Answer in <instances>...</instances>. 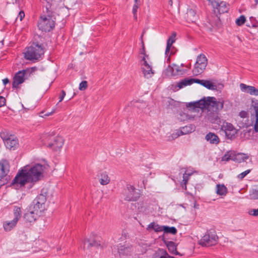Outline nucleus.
<instances>
[{
    "label": "nucleus",
    "instance_id": "1",
    "mask_svg": "<svg viewBox=\"0 0 258 258\" xmlns=\"http://www.w3.org/2000/svg\"><path fill=\"white\" fill-rule=\"evenodd\" d=\"M44 168L43 165L39 163L32 166L27 165L19 171L14 178L12 184L22 187L29 183L27 188H30L43 176Z\"/></svg>",
    "mask_w": 258,
    "mask_h": 258
},
{
    "label": "nucleus",
    "instance_id": "2",
    "mask_svg": "<svg viewBox=\"0 0 258 258\" xmlns=\"http://www.w3.org/2000/svg\"><path fill=\"white\" fill-rule=\"evenodd\" d=\"M55 18L52 14L47 13L40 17L38 22V27L43 32H48L52 31L55 25Z\"/></svg>",
    "mask_w": 258,
    "mask_h": 258
},
{
    "label": "nucleus",
    "instance_id": "3",
    "mask_svg": "<svg viewBox=\"0 0 258 258\" xmlns=\"http://www.w3.org/2000/svg\"><path fill=\"white\" fill-rule=\"evenodd\" d=\"M214 12V16L212 19H209L210 24L213 26L216 25L217 23L219 21L220 18L219 15L222 13H227L228 11V6L225 2H219L216 0L212 5Z\"/></svg>",
    "mask_w": 258,
    "mask_h": 258
},
{
    "label": "nucleus",
    "instance_id": "4",
    "mask_svg": "<svg viewBox=\"0 0 258 258\" xmlns=\"http://www.w3.org/2000/svg\"><path fill=\"white\" fill-rule=\"evenodd\" d=\"M218 240V237L214 230H208L199 241V244L203 246H210L215 245Z\"/></svg>",
    "mask_w": 258,
    "mask_h": 258
},
{
    "label": "nucleus",
    "instance_id": "5",
    "mask_svg": "<svg viewBox=\"0 0 258 258\" xmlns=\"http://www.w3.org/2000/svg\"><path fill=\"white\" fill-rule=\"evenodd\" d=\"M10 171V164L8 160L2 159L0 161V180L3 184H6L10 179L8 173Z\"/></svg>",
    "mask_w": 258,
    "mask_h": 258
},
{
    "label": "nucleus",
    "instance_id": "6",
    "mask_svg": "<svg viewBox=\"0 0 258 258\" xmlns=\"http://www.w3.org/2000/svg\"><path fill=\"white\" fill-rule=\"evenodd\" d=\"M207 59L205 55H199L197 59L195 67L192 70V73L195 76H198L202 74L207 65Z\"/></svg>",
    "mask_w": 258,
    "mask_h": 258
},
{
    "label": "nucleus",
    "instance_id": "7",
    "mask_svg": "<svg viewBox=\"0 0 258 258\" xmlns=\"http://www.w3.org/2000/svg\"><path fill=\"white\" fill-rule=\"evenodd\" d=\"M46 201V195L40 194L33 200L30 207L41 213L45 209L44 205Z\"/></svg>",
    "mask_w": 258,
    "mask_h": 258
},
{
    "label": "nucleus",
    "instance_id": "8",
    "mask_svg": "<svg viewBox=\"0 0 258 258\" xmlns=\"http://www.w3.org/2000/svg\"><path fill=\"white\" fill-rule=\"evenodd\" d=\"M44 53V49H27L26 52H23L26 59L33 61L39 60Z\"/></svg>",
    "mask_w": 258,
    "mask_h": 258
},
{
    "label": "nucleus",
    "instance_id": "9",
    "mask_svg": "<svg viewBox=\"0 0 258 258\" xmlns=\"http://www.w3.org/2000/svg\"><path fill=\"white\" fill-rule=\"evenodd\" d=\"M46 140L49 141L52 140V137L44 136ZM53 142L43 143L47 147L52 148L54 150L57 151L60 149L63 145V140L60 136L53 137Z\"/></svg>",
    "mask_w": 258,
    "mask_h": 258
},
{
    "label": "nucleus",
    "instance_id": "10",
    "mask_svg": "<svg viewBox=\"0 0 258 258\" xmlns=\"http://www.w3.org/2000/svg\"><path fill=\"white\" fill-rule=\"evenodd\" d=\"M124 199L127 201H136L139 196L135 192V188L132 185H127L126 187L122 191Z\"/></svg>",
    "mask_w": 258,
    "mask_h": 258
},
{
    "label": "nucleus",
    "instance_id": "11",
    "mask_svg": "<svg viewBox=\"0 0 258 258\" xmlns=\"http://www.w3.org/2000/svg\"><path fill=\"white\" fill-rule=\"evenodd\" d=\"M211 99H215V98L213 97H204L197 102L189 103L187 106L193 108H200L203 109L204 108H210V102H211L210 100Z\"/></svg>",
    "mask_w": 258,
    "mask_h": 258
},
{
    "label": "nucleus",
    "instance_id": "12",
    "mask_svg": "<svg viewBox=\"0 0 258 258\" xmlns=\"http://www.w3.org/2000/svg\"><path fill=\"white\" fill-rule=\"evenodd\" d=\"M41 213L35 209H33L32 207H29L26 212L24 214V219L28 223H33L40 216Z\"/></svg>",
    "mask_w": 258,
    "mask_h": 258
},
{
    "label": "nucleus",
    "instance_id": "13",
    "mask_svg": "<svg viewBox=\"0 0 258 258\" xmlns=\"http://www.w3.org/2000/svg\"><path fill=\"white\" fill-rule=\"evenodd\" d=\"M29 69L19 71L15 75L12 84L13 88H17L24 82L25 76L29 72Z\"/></svg>",
    "mask_w": 258,
    "mask_h": 258
},
{
    "label": "nucleus",
    "instance_id": "14",
    "mask_svg": "<svg viewBox=\"0 0 258 258\" xmlns=\"http://www.w3.org/2000/svg\"><path fill=\"white\" fill-rule=\"evenodd\" d=\"M184 71L180 69V67L175 64L168 66L165 71V74L168 77L182 75Z\"/></svg>",
    "mask_w": 258,
    "mask_h": 258
},
{
    "label": "nucleus",
    "instance_id": "15",
    "mask_svg": "<svg viewBox=\"0 0 258 258\" xmlns=\"http://www.w3.org/2000/svg\"><path fill=\"white\" fill-rule=\"evenodd\" d=\"M45 5L47 13L52 14L56 9L60 0H40Z\"/></svg>",
    "mask_w": 258,
    "mask_h": 258
},
{
    "label": "nucleus",
    "instance_id": "16",
    "mask_svg": "<svg viewBox=\"0 0 258 258\" xmlns=\"http://www.w3.org/2000/svg\"><path fill=\"white\" fill-rule=\"evenodd\" d=\"M222 128L225 133L226 136L229 139L234 138L237 133L236 130L230 123L226 122L223 124Z\"/></svg>",
    "mask_w": 258,
    "mask_h": 258
},
{
    "label": "nucleus",
    "instance_id": "17",
    "mask_svg": "<svg viewBox=\"0 0 258 258\" xmlns=\"http://www.w3.org/2000/svg\"><path fill=\"white\" fill-rule=\"evenodd\" d=\"M7 148L11 150H15L18 148L19 144L18 139L13 135L9 137L8 140L5 143Z\"/></svg>",
    "mask_w": 258,
    "mask_h": 258
},
{
    "label": "nucleus",
    "instance_id": "18",
    "mask_svg": "<svg viewBox=\"0 0 258 258\" xmlns=\"http://www.w3.org/2000/svg\"><path fill=\"white\" fill-rule=\"evenodd\" d=\"M239 87L242 92L249 94L250 95L258 96V89H256L253 86L241 83Z\"/></svg>",
    "mask_w": 258,
    "mask_h": 258
},
{
    "label": "nucleus",
    "instance_id": "19",
    "mask_svg": "<svg viewBox=\"0 0 258 258\" xmlns=\"http://www.w3.org/2000/svg\"><path fill=\"white\" fill-rule=\"evenodd\" d=\"M141 70L144 76L147 79L151 78L154 74V70L149 63L141 65Z\"/></svg>",
    "mask_w": 258,
    "mask_h": 258
},
{
    "label": "nucleus",
    "instance_id": "20",
    "mask_svg": "<svg viewBox=\"0 0 258 258\" xmlns=\"http://www.w3.org/2000/svg\"><path fill=\"white\" fill-rule=\"evenodd\" d=\"M100 245V241L97 239H85L83 242V248L89 249L91 247H98Z\"/></svg>",
    "mask_w": 258,
    "mask_h": 258
},
{
    "label": "nucleus",
    "instance_id": "21",
    "mask_svg": "<svg viewBox=\"0 0 258 258\" xmlns=\"http://www.w3.org/2000/svg\"><path fill=\"white\" fill-rule=\"evenodd\" d=\"M196 83L200 84L209 90H215L217 89V86L209 80L196 79Z\"/></svg>",
    "mask_w": 258,
    "mask_h": 258
},
{
    "label": "nucleus",
    "instance_id": "22",
    "mask_svg": "<svg viewBox=\"0 0 258 258\" xmlns=\"http://www.w3.org/2000/svg\"><path fill=\"white\" fill-rule=\"evenodd\" d=\"M46 41L44 43H39L38 42H33V45L26 47V48H34L35 47H37L38 48H45V47H50V44L51 43V40L49 37H46L45 38Z\"/></svg>",
    "mask_w": 258,
    "mask_h": 258
},
{
    "label": "nucleus",
    "instance_id": "23",
    "mask_svg": "<svg viewBox=\"0 0 258 258\" xmlns=\"http://www.w3.org/2000/svg\"><path fill=\"white\" fill-rule=\"evenodd\" d=\"M210 100L211 102H210V107H212L214 111H218L222 110L223 108V101H217L215 98V99H211Z\"/></svg>",
    "mask_w": 258,
    "mask_h": 258
},
{
    "label": "nucleus",
    "instance_id": "24",
    "mask_svg": "<svg viewBox=\"0 0 258 258\" xmlns=\"http://www.w3.org/2000/svg\"><path fill=\"white\" fill-rule=\"evenodd\" d=\"M196 83V79L186 78L179 81L177 86L179 88H182L184 87L190 85L193 83Z\"/></svg>",
    "mask_w": 258,
    "mask_h": 258
},
{
    "label": "nucleus",
    "instance_id": "25",
    "mask_svg": "<svg viewBox=\"0 0 258 258\" xmlns=\"http://www.w3.org/2000/svg\"><path fill=\"white\" fill-rule=\"evenodd\" d=\"M186 15L187 21L189 23L195 22L198 18V16L196 14V11L195 9H188L186 12Z\"/></svg>",
    "mask_w": 258,
    "mask_h": 258
},
{
    "label": "nucleus",
    "instance_id": "26",
    "mask_svg": "<svg viewBox=\"0 0 258 258\" xmlns=\"http://www.w3.org/2000/svg\"><path fill=\"white\" fill-rule=\"evenodd\" d=\"M252 106L254 110L255 117L254 129L255 132L258 133V100L252 101Z\"/></svg>",
    "mask_w": 258,
    "mask_h": 258
},
{
    "label": "nucleus",
    "instance_id": "27",
    "mask_svg": "<svg viewBox=\"0 0 258 258\" xmlns=\"http://www.w3.org/2000/svg\"><path fill=\"white\" fill-rule=\"evenodd\" d=\"M205 139L208 142H209L210 143L213 144L217 145L220 142V140L218 136L213 133H209L207 134L205 137Z\"/></svg>",
    "mask_w": 258,
    "mask_h": 258
},
{
    "label": "nucleus",
    "instance_id": "28",
    "mask_svg": "<svg viewBox=\"0 0 258 258\" xmlns=\"http://www.w3.org/2000/svg\"><path fill=\"white\" fill-rule=\"evenodd\" d=\"M152 258H172V257L170 256L165 250L159 248L154 253Z\"/></svg>",
    "mask_w": 258,
    "mask_h": 258
},
{
    "label": "nucleus",
    "instance_id": "29",
    "mask_svg": "<svg viewBox=\"0 0 258 258\" xmlns=\"http://www.w3.org/2000/svg\"><path fill=\"white\" fill-rule=\"evenodd\" d=\"M164 242L170 252L175 255H180L177 251L176 245L174 242L170 241H164Z\"/></svg>",
    "mask_w": 258,
    "mask_h": 258
},
{
    "label": "nucleus",
    "instance_id": "30",
    "mask_svg": "<svg viewBox=\"0 0 258 258\" xmlns=\"http://www.w3.org/2000/svg\"><path fill=\"white\" fill-rule=\"evenodd\" d=\"M132 247L129 246H118V252L120 256L127 255L130 254Z\"/></svg>",
    "mask_w": 258,
    "mask_h": 258
},
{
    "label": "nucleus",
    "instance_id": "31",
    "mask_svg": "<svg viewBox=\"0 0 258 258\" xmlns=\"http://www.w3.org/2000/svg\"><path fill=\"white\" fill-rule=\"evenodd\" d=\"M249 156L247 155V154L241 153L235 154L234 153L233 161L238 163H241L246 161V160H247Z\"/></svg>",
    "mask_w": 258,
    "mask_h": 258
},
{
    "label": "nucleus",
    "instance_id": "32",
    "mask_svg": "<svg viewBox=\"0 0 258 258\" xmlns=\"http://www.w3.org/2000/svg\"><path fill=\"white\" fill-rule=\"evenodd\" d=\"M18 221L13 219L11 221H6L3 223V227L5 231H10L17 225Z\"/></svg>",
    "mask_w": 258,
    "mask_h": 258
},
{
    "label": "nucleus",
    "instance_id": "33",
    "mask_svg": "<svg viewBox=\"0 0 258 258\" xmlns=\"http://www.w3.org/2000/svg\"><path fill=\"white\" fill-rule=\"evenodd\" d=\"M216 193L219 196H225L227 193V188L223 184H217Z\"/></svg>",
    "mask_w": 258,
    "mask_h": 258
},
{
    "label": "nucleus",
    "instance_id": "34",
    "mask_svg": "<svg viewBox=\"0 0 258 258\" xmlns=\"http://www.w3.org/2000/svg\"><path fill=\"white\" fill-rule=\"evenodd\" d=\"M139 57L141 59V65L145 64L146 63H149V55L145 52V49H142L139 54Z\"/></svg>",
    "mask_w": 258,
    "mask_h": 258
},
{
    "label": "nucleus",
    "instance_id": "35",
    "mask_svg": "<svg viewBox=\"0 0 258 258\" xmlns=\"http://www.w3.org/2000/svg\"><path fill=\"white\" fill-rule=\"evenodd\" d=\"M110 182V178L106 172H104L101 174L100 183L102 185H106Z\"/></svg>",
    "mask_w": 258,
    "mask_h": 258
},
{
    "label": "nucleus",
    "instance_id": "36",
    "mask_svg": "<svg viewBox=\"0 0 258 258\" xmlns=\"http://www.w3.org/2000/svg\"><path fill=\"white\" fill-rule=\"evenodd\" d=\"M14 215L15 218L14 220L18 221L19 220L21 217L22 215V210L21 208L18 206H15L13 209Z\"/></svg>",
    "mask_w": 258,
    "mask_h": 258
},
{
    "label": "nucleus",
    "instance_id": "37",
    "mask_svg": "<svg viewBox=\"0 0 258 258\" xmlns=\"http://www.w3.org/2000/svg\"><path fill=\"white\" fill-rule=\"evenodd\" d=\"M163 226H160L159 225L155 223L154 222L151 223L148 226L147 229H153L155 232L163 231Z\"/></svg>",
    "mask_w": 258,
    "mask_h": 258
},
{
    "label": "nucleus",
    "instance_id": "38",
    "mask_svg": "<svg viewBox=\"0 0 258 258\" xmlns=\"http://www.w3.org/2000/svg\"><path fill=\"white\" fill-rule=\"evenodd\" d=\"M192 174V173H187L186 171L183 174V180L181 182V186L184 189H186V184L189 179V176Z\"/></svg>",
    "mask_w": 258,
    "mask_h": 258
},
{
    "label": "nucleus",
    "instance_id": "39",
    "mask_svg": "<svg viewBox=\"0 0 258 258\" xmlns=\"http://www.w3.org/2000/svg\"><path fill=\"white\" fill-rule=\"evenodd\" d=\"M234 157V152L233 151L227 152L222 158V160L224 161H228L230 160L233 161Z\"/></svg>",
    "mask_w": 258,
    "mask_h": 258
},
{
    "label": "nucleus",
    "instance_id": "40",
    "mask_svg": "<svg viewBox=\"0 0 258 258\" xmlns=\"http://www.w3.org/2000/svg\"><path fill=\"white\" fill-rule=\"evenodd\" d=\"M163 231L165 233H171L175 234L177 233V229L174 227H169L167 226H163Z\"/></svg>",
    "mask_w": 258,
    "mask_h": 258
},
{
    "label": "nucleus",
    "instance_id": "41",
    "mask_svg": "<svg viewBox=\"0 0 258 258\" xmlns=\"http://www.w3.org/2000/svg\"><path fill=\"white\" fill-rule=\"evenodd\" d=\"M249 198L251 200H258V187L250 190Z\"/></svg>",
    "mask_w": 258,
    "mask_h": 258
},
{
    "label": "nucleus",
    "instance_id": "42",
    "mask_svg": "<svg viewBox=\"0 0 258 258\" xmlns=\"http://www.w3.org/2000/svg\"><path fill=\"white\" fill-rule=\"evenodd\" d=\"M176 35V34L175 32H173L171 35L169 37L168 39L167 40L166 48H170L171 45L175 41Z\"/></svg>",
    "mask_w": 258,
    "mask_h": 258
},
{
    "label": "nucleus",
    "instance_id": "43",
    "mask_svg": "<svg viewBox=\"0 0 258 258\" xmlns=\"http://www.w3.org/2000/svg\"><path fill=\"white\" fill-rule=\"evenodd\" d=\"M165 56L166 59V61L167 63H169L170 62V57L172 55L176 53L175 49H165Z\"/></svg>",
    "mask_w": 258,
    "mask_h": 258
},
{
    "label": "nucleus",
    "instance_id": "44",
    "mask_svg": "<svg viewBox=\"0 0 258 258\" xmlns=\"http://www.w3.org/2000/svg\"><path fill=\"white\" fill-rule=\"evenodd\" d=\"M192 131H194L193 128L191 127L190 125H187L182 128L180 131V134L181 135H185L189 133H191Z\"/></svg>",
    "mask_w": 258,
    "mask_h": 258
},
{
    "label": "nucleus",
    "instance_id": "45",
    "mask_svg": "<svg viewBox=\"0 0 258 258\" xmlns=\"http://www.w3.org/2000/svg\"><path fill=\"white\" fill-rule=\"evenodd\" d=\"M245 17L241 15L236 20V24L238 26H241L245 23Z\"/></svg>",
    "mask_w": 258,
    "mask_h": 258
},
{
    "label": "nucleus",
    "instance_id": "46",
    "mask_svg": "<svg viewBox=\"0 0 258 258\" xmlns=\"http://www.w3.org/2000/svg\"><path fill=\"white\" fill-rule=\"evenodd\" d=\"M88 87V82L86 81H82L79 84V89L81 91L86 90Z\"/></svg>",
    "mask_w": 258,
    "mask_h": 258
},
{
    "label": "nucleus",
    "instance_id": "47",
    "mask_svg": "<svg viewBox=\"0 0 258 258\" xmlns=\"http://www.w3.org/2000/svg\"><path fill=\"white\" fill-rule=\"evenodd\" d=\"M251 170L247 169L244 172L241 173L237 175V178L240 180L243 179L249 173H250Z\"/></svg>",
    "mask_w": 258,
    "mask_h": 258
},
{
    "label": "nucleus",
    "instance_id": "48",
    "mask_svg": "<svg viewBox=\"0 0 258 258\" xmlns=\"http://www.w3.org/2000/svg\"><path fill=\"white\" fill-rule=\"evenodd\" d=\"M10 136V135H9L6 132H2L0 133V136L3 139L4 143H5L7 140H8Z\"/></svg>",
    "mask_w": 258,
    "mask_h": 258
},
{
    "label": "nucleus",
    "instance_id": "49",
    "mask_svg": "<svg viewBox=\"0 0 258 258\" xmlns=\"http://www.w3.org/2000/svg\"><path fill=\"white\" fill-rule=\"evenodd\" d=\"M248 213L251 216L258 217V208L250 209Z\"/></svg>",
    "mask_w": 258,
    "mask_h": 258
},
{
    "label": "nucleus",
    "instance_id": "50",
    "mask_svg": "<svg viewBox=\"0 0 258 258\" xmlns=\"http://www.w3.org/2000/svg\"><path fill=\"white\" fill-rule=\"evenodd\" d=\"M138 1L139 0H135V4L134 5L133 8V13L134 15H135H135H136V13L137 12V10L139 7V4H138Z\"/></svg>",
    "mask_w": 258,
    "mask_h": 258
},
{
    "label": "nucleus",
    "instance_id": "51",
    "mask_svg": "<svg viewBox=\"0 0 258 258\" xmlns=\"http://www.w3.org/2000/svg\"><path fill=\"white\" fill-rule=\"evenodd\" d=\"M239 115L243 118H247L248 117V113L246 111L242 110L239 112Z\"/></svg>",
    "mask_w": 258,
    "mask_h": 258
},
{
    "label": "nucleus",
    "instance_id": "52",
    "mask_svg": "<svg viewBox=\"0 0 258 258\" xmlns=\"http://www.w3.org/2000/svg\"><path fill=\"white\" fill-rule=\"evenodd\" d=\"M6 104V99L3 97L0 96V107L4 106Z\"/></svg>",
    "mask_w": 258,
    "mask_h": 258
},
{
    "label": "nucleus",
    "instance_id": "53",
    "mask_svg": "<svg viewBox=\"0 0 258 258\" xmlns=\"http://www.w3.org/2000/svg\"><path fill=\"white\" fill-rule=\"evenodd\" d=\"M66 95V92L64 91L63 90H62L61 92V95L60 96H59V102L62 101L64 97Z\"/></svg>",
    "mask_w": 258,
    "mask_h": 258
},
{
    "label": "nucleus",
    "instance_id": "54",
    "mask_svg": "<svg viewBox=\"0 0 258 258\" xmlns=\"http://www.w3.org/2000/svg\"><path fill=\"white\" fill-rule=\"evenodd\" d=\"M25 16L24 12L21 11L19 13L18 17L20 18V21H22Z\"/></svg>",
    "mask_w": 258,
    "mask_h": 258
},
{
    "label": "nucleus",
    "instance_id": "55",
    "mask_svg": "<svg viewBox=\"0 0 258 258\" xmlns=\"http://www.w3.org/2000/svg\"><path fill=\"white\" fill-rule=\"evenodd\" d=\"M3 82L5 85L9 83V80L8 78H5L3 80Z\"/></svg>",
    "mask_w": 258,
    "mask_h": 258
},
{
    "label": "nucleus",
    "instance_id": "56",
    "mask_svg": "<svg viewBox=\"0 0 258 258\" xmlns=\"http://www.w3.org/2000/svg\"><path fill=\"white\" fill-rule=\"evenodd\" d=\"M54 112V110H53L52 111H51L50 112L45 113L44 115H45V116H48L50 115H52Z\"/></svg>",
    "mask_w": 258,
    "mask_h": 258
},
{
    "label": "nucleus",
    "instance_id": "57",
    "mask_svg": "<svg viewBox=\"0 0 258 258\" xmlns=\"http://www.w3.org/2000/svg\"><path fill=\"white\" fill-rule=\"evenodd\" d=\"M44 114H44V112L43 111H41V112H40V113H39V116H40V117H43V118H44V117H46V116H45V115H44Z\"/></svg>",
    "mask_w": 258,
    "mask_h": 258
},
{
    "label": "nucleus",
    "instance_id": "58",
    "mask_svg": "<svg viewBox=\"0 0 258 258\" xmlns=\"http://www.w3.org/2000/svg\"><path fill=\"white\" fill-rule=\"evenodd\" d=\"M16 2L17 0H9V2L8 3L14 4L15 3H16Z\"/></svg>",
    "mask_w": 258,
    "mask_h": 258
},
{
    "label": "nucleus",
    "instance_id": "59",
    "mask_svg": "<svg viewBox=\"0 0 258 258\" xmlns=\"http://www.w3.org/2000/svg\"><path fill=\"white\" fill-rule=\"evenodd\" d=\"M212 5L214 4V2L216 0H207Z\"/></svg>",
    "mask_w": 258,
    "mask_h": 258
},
{
    "label": "nucleus",
    "instance_id": "60",
    "mask_svg": "<svg viewBox=\"0 0 258 258\" xmlns=\"http://www.w3.org/2000/svg\"><path fill=\"white\" fill-rule=\"evenodd\" d=\"M241 233H242V236L241 238H243L246 235V233H244L242 231H241Z\"/></svg>",
    "mask_w": 258,
    "mask_h": 258
},
{
    "label": "nucleus",
    "instance_id": "61",
    "mask_svg": "<svg viewBox=\"0 0 258 258\" xmlns=\"http://www.w3.org/2000/svg\"><path fill=\"white\" fill-rule=\"evenodd\" d=\"M31 72H32L35 71V70H36V69H35V68L33 67V68H31Z\"/></svg>",
    "mask_w": 258,
    "mask_h": 258
},
{
    "label": "nucleus",
    "instance_id": "62",
    "mask_svg": "<svg viewBox=\"0 0 258 258\" xmlns=\"http://www.w3.org/2000/svg\"><path fill=\"white\" fill-rule=\"evenodd\" d=\"M169 4L172 6V2L171 0H169Z\"/></svg>",
    "mask_w": 258,
    "mask_h": 258
},
{
    "label": "nucleus",
    "instance_id": "63",
    "mask_svg": "<svg viewBox=\"0 0 258 258\" xmlns=\"http://www.w3.org/2000/svg\"><path fill=\"white\" fill-rule=\"evenodd\" d=\"M134 18L136 20L137 19V14L135 15H134Z\"/></svg>",
    "mask_w": 258,
    "mask_h": 258
},
{
    "label": "nucleus",
    "instance_id": "64",
    "mask_svg": "<svg viewBox=\"0 0 258 258\" xmlns=\"http://www.w3.org/2000/svg\"><path fill=\"white\" fill-rule=\"evenodd\" d=\"M255 2V5H257L258 4V0H254Z\"/></svg>",
    "mask_w": 258,
    "mask_h": 258
}]
</instances>
